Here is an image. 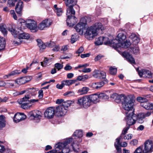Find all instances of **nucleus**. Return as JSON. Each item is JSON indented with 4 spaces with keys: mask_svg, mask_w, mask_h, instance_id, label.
<instances>
[{
    "mask_svg": "<svg viewBox=\"0 0 153 153\" xmlns=\"http://www.w3.org/2000/svg\"><path fill=\"white\" fill-rule=\"evenodd\" d=\"M89 98L91 104L92 102L96 103L100 101V98L99 94H94L91 95L89 96Z\"/></svg>",
    "mask_w": 153,
    "mask_h": 153,
    "instance_id": "412c9836",
    "label": "nucleus"
},
{
    "mask_svg": "<svg viewBox=\"0 0 153 153\" xmlns=\"http://www.w3.org/2000/svg\"><path fill=\"white\" fill-rule=\"evenodd\" d=\"M23 7V3L22 1H19L16 4L15 9L16 12L18 14H21Z\"/></svg>",
    "mask_w": 153,
    "mask_h": 153,
    "instance_id": "393cba45",
    "label": "nucleus"
},
{
    "mask_svg": "<svg viewBox=\"0 0 153 153\" xmlns=\"http://www.w3.org/2000/svg\"><path fill=\"white\" fill-rule=\"evenodd\" d=\"M46 47L52 48L55 46V44L52 41L47 42L46 43Z\"/></svg>",
    "mask_w": 153,
    "mask_h": 153,
    "instance_id": "3c124183",
    "label": "nucleus"
},
{
    "mask_svg": "<svg viewBox=\"0 0 153 153\" xmlns=\"http://www.w3.org/2000/svg\"><path fill=\"white\" fill-rule=\"evenodd\" d=\"M3 142L0 141V153H2L5 151V148L4 146L2 145Z\"/></svg>",
    "mask_w": 153,
    "mask_h": 153,
    "instance_id": "052dcab7",
    "label": "nucleus"
},
{
    "mask_svg": "<svg viewBox=\"0 0 153 153\" xmlns=\"http://www.w3.org/2000/svg\"><path fill=\"white\" fill-rule=\"evenodd\" d=\"M55 11L56 13L58 16H61L62 13V9L61 8H59L56 10H55Z\"/></svg>",
    "mask_w": 153,
    "mask_h": 153,
    "instance_id": "5fc2aeb1",
    "label": "nucleus"
},
{
    "mask_svg": "<svg viewBox=\"0 0 153 153\" xmlns=\"http://www.w3.org/2000/svg\"><path fill=\"white\" fill-rule=\"evenodd\" d=\"M132 135L131 134H129L126 135L124 137V138L125 140H129L131 138Z\"/></svg>",
    "mask_w": 153,
    "mask_h": 153,
    "instance_id": "774afa93",
    "label": "nucleus"
},
{
    "mask_svg": "<svg viewBox=\"0 0 153 153\" xmlns=\"http://www.w3.org/2000/svg\"><path fill=\"white\" fill-rule=\"evenodd\" d=\"M82 141V140L81 139H79V142L77 141H74L73 144L71 146L72 147L74 151L75 152H78V150L79 149V143L81 142Z\"/></svg>",
    "mask_w": 153,
    "mask_h": 153,
    "instance_id": "b1692460",
    "label": "nucleus"
},
{
    "mask_svg": "<svg viewBox=\"0 0 153 153\" xmlns=\"http://www.w3.org/2000/svg\"><path fill=\"white\" fill-rule=\"evenodd\" d=\"M76 80H74V79L71 80H63V82L64 84V86L66 85H70L73 84L74 83L76 82Z\"/></svg>",
    "mask_w": 153,
    "mask_h": 153,
    "instance_id": "c03bdc74",
    "label": "nucleus"
},
{
    "mask_svg": "<svg viewBox=\"0 0 153 153\" xmlns=\"http://www.w3.org/2000/svg\"><path fill=\"white\" fill-rule=\"evenodd\" d=\"M120 137H119L117 138L116 139V142L114 143V146L117 151L118 152H121V149L120 147Z\"/></svg>",
    "mask_w": 153,
    "mask_h": 153,
    "instance_id": "cd10ccee",
    "label": "nucleus"
},
{
    "mask_svg": "<svg viewBox=\"0 0 153 153\" xmlns=\"http://www.w3.org/2000/svg\"><path fill=\"white\" fill-rule=\"evenodd\" d=\"M51 62V59L45 58L44 60V63L43 62H41V65L42 66H45L48 63Z\"/></svg>",
    "mask_w": 153,
    "mask_h": 153,
    "instance_id": "a18cd8bd",
    "label": "nucleus"
},
{
    "mask_svg": "<svg viewBox=\"0 0 153 153\" xmlns=\"http://www.w3.org/2000/svg\"><path fill=\"white\" fill-rule=\"evenodd\" d=\"M7 85L10 88L11 87H13L14 85V81H10L6 83Z\"/></svg>",
    "mask_w": 153,
    "mask_h": 153,
    "instance_id": "4d7b16f0",
    "label": "nucleus"
},
{
    "mask_svg": "<svg viewBox=\"0 0 153 153\" xmlns=\"http://www.w3.org/2000/svg\"><path fill=\"white\" fill-rule=\"evenodd\" d=\"M130 51L135 55H137L140 53L139 48L138 47L135 48L131 47Z\"/></svg>",
    "mask_w": 153,
    "mask_h": 153,
    "instance_id": "37998d69",
    "label": "nucleus"
},
{
    "mask_svg": "<svg viewBox=\"0 0 153 153\" xmlns=\"http://www.w3.org/2000/svg\"><path fill=\"white\" fill-rule=\"evenodd\" d=\"M99 95L100 100V99H103L104 100L108 99L109 98L104 93H102L100 94H99Z\"/></svg>",
    "mask_w": 153,
    "mask_h": 153,
    "instance_id": "8fccbe9b",
    "label": "nucleus"
},
{
    "mask_svg": "<svg viewBox=\"0 0 153 153\" xmlns=\"http://www.w3.org/2000/svg\"><path fill=\"white\" fill-rule=\"evenodd\" d=\"M105 84L103 82L93 83L92 84L91 86L92 88L96 89H99L102 87Z\"/></svg>",
    "mask_w": 153,
    "mask_h": 153,
    "instance_id": "bb28decb",
    "label": "nucleus"
},
{
    "mask_svg": "<svg viewBox=\"0 0 153 153\" xmlns=\"http://www.w3.org/2000/svg\"><path fill=\"white\" fill-rule=\"evenodd\" d=\"M7 3L9 6H13L15 5V3L13 0H8Z\"/></svg>",
    "mask_w": 153,
    "mask_h": 153,
    "instance_id": "69168bd1",
    "label": "nucleus"
},
{
    "mask_svg": "<svg viewBox=\"0 0 153 153\" xmlns=\"http://www.w3.org/2000/svg\"><path fill=\"white\" fill-rule=\"evenodd\" d=\"M85 108H87L89 107L91 105V104L88 96H85Z\"/></svg>",
    "mask_w": 153,
    "mask_h": 153,
    "instance_id": "4c0bfd02",
    "label": "nucleus"
},
{
    "mask_svg": "<svg viewBox=\"0 0 153 153\" xmlns=\"http://www.w3.org/2000/svg\"><path fill=\"white\" fill-rule=\"evenodd\" d=\"M86 27L79 22L78 23L75 27V29L76 31L79 33L81 35H82L83 33V31L85 29Z\"/></svg>",
    "mask_w": 153,
    "mask_h": 153,
    "instance_id": "4be33fe9",
    "label": "nucleus"
},
{
    "mask_svg": "<svg viewBox=\"0 0 153 153\" xmlns=\"http://www.w3.org/2000/svg\"><path fill=\"white\" fill-rule=\"evenodd\" d=\"M122 105L123 108L127 112H126V113H129L132 111L134 112V100L129 97H126L124 100L122 101Z\"/></svg>",
    "mask_w": 153,
    "mask_h": 153,
    "instance_id": "39448f33",
    "label": "nucleus"
},
{
    "mask_svg": "<svg viewBox=\"0 0 153 153\" xmlns=\"http://www.w3.org/2000/svg\"><path fill=\"white\" fill-rule=\"evenodd\" d=\"M137 101L140 102L141 106L147 110L153 109V104L148 102V100L145 97H138L137 98Z\"/></svg>",
    "mask_w": 153,
    "mask_h": 153,
    "instance_id": "423d86ee",
    "label": "nucleus"
},
{
    "mask_svg": "<svg viewBox=\"0 0 153 153\" xmlns=\"http://www.w3.org/2000/svg\"><path fill=\"white\" fill-rule=\"evenodd\" d=\"M37 42L38 45L39 47L40 50L45 49L46 48V43H44L41 40L38 39Z\"/></svg>",
    "mask_w": 153,
    "mask_h": 153,
    "instance_id": "c9c22d12",
    "label": "nucleus"
},
{
    "mask_svg": "<svg viewBox=\"0 0 153 153\" xmlns=\"http://www.w3.org/2000/svg\"><path fill=\"white\" fill-rule=\"evenodd\" d=\"M5 117L2 115L0 116V129L5 127L6 126V121L5 120Z\"/></svg>",
    "mask_w": 153,
    "mask_h": 153,
    "instance_id": "2f4dec72",
    "label": "nucleus"
},
{
    "mask_svg": "<svg viewBox=\"0 0 153 153\" xmlns=\"http://www.w3.org/2000/svg\"><path fill=\"white\" fill-rule=\"evenodd\" d=\"M107 39V38L104 37L103 36H100L96 39L95 44L98 45H101L102 44L103 41L104 42L105 44H111V42L110 41H108L106 42L105 41Z\"/></svg>",
    "mask_w": 153,
    "mask_h": 153,
    "instance_id": "f3484780",
    "label": "nucleus"
},
{
    "mask_svg": "<svg viewBox=\"0 0 153 153\" xmlns=\"http://www.w3.org/2000/svg\"><path fill=\"white\" fill-rule=\"evenodd\" d=\"M145 117V116L143 114H140V115L138 116V119L137 120H138V122L140 123H142L143 121V119Z\"/></svg>",
    "mask_w": 153,
    "mask_h": 153,
    "instance_id": "49530a36",
    "label": "nucleus"
},
{
    "mask_svg": "<svg viewBox=\"0 0 153 153\" xmlns=\"http://www.w3.org/2000/svg\"><path fill=\"white\" fill-rule=\"evenodd\" d=\"M134 153H143L141 147L140 146L138 147L135 150Z\"/></svg>",
    "mask_w": 153,
    "mask_h": 153,
    "instance_id": "e2e57ef3",
    "label": "nucleus"
},
{
    "mask_svg": "<svg viewBox=\"0 0 153 153\" xmlns=\"http://www.w3.org/2000/svg\"><path fill=\"white\" fill-rule=\"evenodd\" d=\"M51 24V22L46 19L42 21L38 25V28L40 30H43L44 29L48 27Z\"/></svg>",
    "mask_w": 153,
    "mask_h": 153,
    "instance_id": "dca6fc26",
    "label": "nucleus"
},
{
    "mask_svg": "<svg viewBox=\"0 0 153 153\" xmlns=\"http://www.w3.org/2000/svg\"><path fill=\"white\" fill-rule=\"evenodd\" d=\"M38 97L39 99H42L43 95V91L42 89L40 90L39 91Z\"/></svg>",
    "mask_w": 153,
    "mask_h": 153,
    "instance_id": "338daca9",
    "label": "nucleus"
},
{
    "mask_svg": "<svg viewBox=\"0 0 153 153\" xmlns=\"http://www.w3.org/2000/svg\"><path fill=\"white\" fill-rule=\"evenodd\" d=\"M68 47L67 45H65L63 46L61 48V50L62 51H63V53H65V52H67L68 51Z\"/></svg>",
    "mask_w": 153,
    "mask_h": 153,
    "instance_id": "bf43d9fd",
    "label": "nucleus"
},
{
    "mask_svg": "<svg viewBox=\"0 0 153 153\" xmlns=\"http://www.w3.org/2000/svg\"><path fill=\"white\" fill-rule=\"evenodd\" d=\"M64 86V84L63 82L62 81V82L61 84H57L56 85V88L59 89H62Z\"/></svg>",
    "mask_w": 153,
    "mask_h": 153,
    "instance_id": "0e129e2a",
    "label": "nucleus"
},
{
    "mask_svg": "<svg viewBox=\"0 0 153 153\" xmlns=\"http://www.w3.org/2000/svg\"><path fill=\"white\" fill-rule=\"evenodd\" d=\"M93 76L96 78L103 79L105 78L106 74L104 71L95 70L93 72Z\"/></svg>",
    "mask_w": 153,
    "mask_h": 153,
    "instance_id": "4468645a",
    "label": "nucleus"
},
{
    "mask_svg": "<svg viewBox=\"0 0 153 153\" xmlns=\"http://www.w3.org/2000/svg\"><path fill=\"white\" fill-rule=\"evenodd\" d=\"M65 4L67 6H72L73 7L76 3V0H64Z\"/></svg>",
    "mask_w": 153,
    "mask_h": 153,
    "instance_id": "e433bc0d",
    "label": "nucleus"
},
{
    "mask_svg": "<svg viewBox=\"0 0 153 153\" xmlns=\"http://www.w3.org/2000/svg\"><path fill=\"white\" fill-rule=\"evenodd\" d=\"M104 29L101 23H96L86 29L85 34V37L89 40H92L97 35L100 31Z\"/></svg>",
    "mask_w": 153,
    "mask_h": 153,
    "instance_id": "f257e3e1",
    "label": "nucleus"
},
{
    "mask_svg": "<svg viewBox=\"0 0 153 153\" xmlns=\"http://www.w3.org/2000/svg\"><path fill=\"white\" fill-rule=\"evenodd\" d=\"M74 93L73 91H68L64 93L63 95L67 97H71L74 96Z\"/></svg>",
    "mask_w": 153,
    "mask_h": 153,
    "instance_id": "de8ad7c7",
    "label": "nucleus"
},
{
    "mask_svg": "<svg viewBox=\"0 0 153 153\" xmlns=\"http://www.w3.org/2000/svg\"><path fill=\"white\" fill-rule=\"evenodd\" d=\"M75 13L72 6L68 7L67 10L66 22L68 25L70 27L73 26L78 22L77 18L74 16Z\"/></svg>",
    "mask_w": 153,
    "mask_h": 153,
    "instance_id": "7ed1b4c3",
    "label": "nucleus"
},
{
    "mask_svg": "<svg viewBox=\"0 0 153 153\" xmlns=\"http://www.w3.org/2000/svg\"><path fill=\"white\" fill-rule=\"evenodd\" d=\"M30 21V23H27L24 20L20 19L18 24V25L20 26L21 29H25L27 27L32 32H35L37 31V24L36 22L33 20H28Z\"/></svg>",
    "mask_w": 153,
    "mask_h": 153,
    "instance_id": "20e7f679",
    "label": "nucleus"
},
{
    "mask_svg": "<svg viewBox=\"0 0 153 153\" xmlns=\"http://www.w3.org/2000/svg\"><path fill=\"white\" fill-rule=\"evenodd\" d=\"M5 39L1 37H0V51L5 48Z\"/></svg>",
    "mask_w": 153,
    "mask_h": 153,
    "instance_id": "58836bf2",
    "label": "nucleus"
},
{
    "mask_svg": "<svg viewBox=\"0 0 153 153\" xmlns=\"http://www.w3.org/2000/svg\"><path fill=\"white\" fill-rule=\"evenodd\" d=\"M138 74L140 77L143 75V77H150L152 76V74L150 71L144 69H143L138 71Z\"/></svg>",
    "mask_w": 153,
    "mask_h": 153,
    "instance_id": "a211bd4d",
    "label": "nucleus"
},
{
    "mask_svg": "<svg viewBox=\"0 0 153 153\" xmlns=\"http://www.w3.org/2000/svg\"><path fill=\"white\" fill-rule=\"evenodd\" d=\"M122 55L130 63L132 64H135L134 58L129 53L124 52L123 53Z\"/></svg>",
    "mask_w": 153,
    "mask_h": 153,
    "instance_id": "aec40b11",
    "label": "nucleus"
},
{
    "mask_svg": "<svg viewBox=\"0 0 153 153\" xmlns=\"http://www.w3.org/2000/svg\"><path fill=\"white\" fill-rule=\"evenodd\" d=\"M131 43L129 41L126 40L123 43L118 42V43L113 44V46L115 49H117L119 48H127L131 45Z\"/></svg>",
    "mask_w": 153,
    "mask_h": 153,
    "instance_id": "9b49d317",
    "label": "nucleus"
},
{
    "mask_svg": "<svg viewBox=\"0 0 153 153\" xmlns=\"http://www.w3.org/2000/svg\"><path fill=\"white\" fill-rule=\"evenodd\" d=\"M27 93H29L28 95L31 97V96H35L36 94V91H38L39 89L37 88H28Z\"/></svg>",
    "mask_w": 153,
    "mask_h": 153,
    "instance_id": "7c9ffc66",
    "label": "nucleus"
},
{
    "mask_svg": "<svg viewBox=\"0 0 153 153\" xmlns=\"http://www.w3.org/2000/svg\"><path fill=\"white\" fill-rule=\"evenodd\" d=\"M30 80V76H27L22 77L19 79V82L21 84L26 83Z\"/></svg>",
    "mask_w": 153,
    "mask_h": 153,
    "instance_id": "a19ab883",
    "label": "nucleus"
},
{
    "mask_svg": "<svg viewBox=\"0 0 153 153\" xmlns=\"http://www.w3.org/2000/svg\"><path fill=\"white\" fill-rule=\"evenodd\" d=\"M89 90V89L88 88L84 87L79 90L78 93L80 95H83L87 94Z\"/></svg>",
    "mask_w": 153,
    "mask_h": 153,
    "instance_id": "f704fd0d",
    "label": "nucleus"
},
{
    "mask_svg": "<svg viewBox=\"0 0 153 153\" xmlns=\"http://www.w3.org/2000/svg\"><path fill=\"white\" fill-rule=\"evenodd\" d=\"M130 126L128 125L127 127L124 128L121 135V136H122L123 134L124 135L127 133V131L130 128Z\"/></svg>",
    "mask_w": 153,
    "mask_h": 153,
    "instance_id": "13d9d810",
    "label": "nucleus"
},
{
    "mask_svg": "<svg viewBox=\"0 0 153 153\" xmlns=\"http://www.w3.org/2000/svg\"><path fill=\"white\" fill-rule=\"evenodd\" d=\"M55 67L58 69V70H59L62 68L63 65L59 63H56L55 64Z\"/></svg>",
    "mask_w": 153,
    "mask_h": 153,
    "instance_id": "6e6d98bb",
    "label": "nucleus"
},
{
    "mask_svg": "<svg viewBox=\"0 0 153 153\" xmlns=\"http://www.w3.org/2000/svg\"><path fill=\"white\" fill-rule=\"evenodd\" d=\"M18 31L15 29L13 28L9 29V30L10 31L12 35L14 37L17 38L18 35L20 33V30H19V29L18 28Z\"/></svg>",
    "mask_w": 153,
    "mask_h": 153,
    "instance_id": "473e14b6",
    "label": "nucleus"
},
{
    "mask_svg": "<svg viewBox=\"0 0 153 153\" xmlns=\"http://www.w3.org/2000/svg\"><path fill=\"white\" fill-rule=\"evenodd\" d=\"M109 70L110 74L113 75L115 74L117 72V69L113 67H111Z\"/></svg>",
    "mask_w": 153,
    "mask_h": 153,
    "instance_id": "603ef678",
    "label": "nucleus"
},
{
    "mask_svg": "<svg viewBox=\"0 0 153 153\" xmlns=\"http://www.w3.org/2000/svg\"><path fill=\"white\" fill-rule=\"evenodd\" d=\"M153 151V143L151 140H147L144 144L143 153H150Z\"/></svg>",
    "mask_w": 153,
    "mask_h": 153,
    "instance_id": "9d476101",
    "label": "nucleus"
},
{
    "mask_svg": "<svg viewBox=\"0 0 153 153\" xmlns=\"http://www.w3.org/2000/svg\"><path fill=\"white\" fill-rule=\"evenodd\" d=\"M129 38L132 40L134 45L137 44L140 42L138 36L134 33H132L129 36Z\"/></svg>",
    "mask_w": 153,
    "mask_h": 153,
    "instance_id": "5701e85b",
    "label": "nucleus"
},
{
    "mask_svg": "<svg viewBox=\"0 0 153 153\" xmlns=\"http://www.w3.org/2000/svg\"><path fill=\"white\" fill-rule=\"evenodd\" d=\"M28 116L30 120H34L36 122H38L42 117L41 113L39 111H34L30 112L28 114Z\"/></svg>",
    "mask_w": 153,
    "mask_h": 153,
    "instance_id": "1a4fd4ad",
    "label": "nucleus"
},
{
    "mask_svg": "<svg viewBox=\"0 0 153 153\" xmlns=\"http://www.w3.org/2000/svg\"><path fill=\"white\" fill-rule=\"evenodd\" d=\"M31 98V97L29 95H25L23 98L18 100V103L20 104L21 107L22 108L26 109L30 108L31 105L30 104L29 102H27V99H30Z\"/></svg>",
    "mask_w": 153,
    "mask_h": 153,
    "instance_id": "6e6552de",
    "label": "nucleus"
},
{
    "mask_svg": "<svg viewBox=\"0 0 153 153\" xmlns=\"http://www.w3.org/2000/svg\"><path fill=\"white\" fill-rule=\"evenodd\" d=\"M21 73V71L19 70H16L12 71L9 74L10 76H13L16 74H19Z\"/></svg>",
    "mask_w": 153,
    "mask_h": 153,
    "instance_id": "864d4df0",
    "label": "nucleus"
},
{
    "mask_svg": "<svg viewBox=\"0 0 153 153\" xmlns=\"http://www.w3.org/2000/svg\"><path fill=\"white\" fill-rule=\"evenodd\" d=\"M56 112V110L53 107H49L45 111V117L47 118L50 119L53 118Z\"/></svg>",
    "mask_w": 153,
    "mask_h": 153,
    "instance_id": "f8f14e48",
    "label": "nucleus"
},
{
    "mask_svg": "<svg viewBox=\"0 0 153 153\" xmlns=\"http://www.w3.org/2000/svg\"><path fill=\"white\" fill-rule=\"evenodd\" d=\"M84 50V48L81 46L80 48L76 51V53L77 54H79L80 53H82ZM79 55V54L78 55V56Z\"/></svg>",
    "mask_w": 153,
    "mask_h": 153,
    "instance_id": "680f3d73",
    "label": "nucleus"
},
{
    "mask_svg": "<svg viewBox=\"0 0 153 153\" xmlns=\"http://www.w3.org/2000/svg\"><path fill=\"white\" fill-rule=\"evenodd\" d=\"M73 102H74L72 101L68 100L63 102L61 105L63 106L68 110V107L70 106L71 104H73Z\"/></svg>",
    "mask_w": 153,
    "mask_h": 153,
    "instance_id": "ea45409f",
    "label": "nucleus"
},
{
    "mask_svg": "<svg viewBox=\"0 0 153 153\" xmlns=\"http://www.w3.org/2000/svg\"><path fill=\"white\" fill-rule=\"evenodd\" d=\"M73 138H71L66 140L63 143H58L54 146L55 150H52L48 153H55L58 152L61 153H68L71 150L68 144L72 140Z\"/></svg>",
    "mask_w": 153,
    "mask_h": 153,
    "instance_id": "f03ea898",
    "label": "nucleus"
},
{
    "mask_svg": "<svg viewBox=\"0 0 153 153\" xmlns=\"http://www.w3.org/2000/svg\"><path fill=\"white\" fill-rule=\"evenodd\" d=\"M87 17H82V18L80 20V21L79 22L81 24L83 25H84L86 27L87 25Z\"/></svg>",
    "mask_w": 153,
    "mask_h": 153,
    "instance_id": "09e8293b",
    "label": "nucleus"
},
{
    "mask_svg": "<svg viewBox=\"0 0 153 153\" xmlns=\"http://www.w3.org/2000/svg\"><path fill=\"white\" fill-rule=\"evenodd\" d=\"M26 118V116L23 113H17L15 114L13 119L15 122L17 123L20 121L24 120Z\"/></svg>",
    "mask_w": 153,
    "mask_h": 153,
    "instance_id": "2eb2a0df",
    "label": "nucleus"
},
{
    "mask_svg": "<svg viewBox=\"0 0 153 153\" xmlns=\"http://www.w3.org/2000/svg\"><path fill=\"white\" fill-rule=\"evenodd\" d=\"M126 38V36L123 32L119 33L116 38V40H118L119 42H122Z\"/></svg>",
    "mask_w": 153,
    "mask_h": 153,
    "instance_id": "a878e982",
    "label": "nucleus"
},
{
    "mask_svg": "<svg viewBox=\"0 0 153 153\" xmlns=\"http://www.w3.org/2000/svg\"><path fill=\"white\" fill-rule=\"evenodd\" d=\"M6 27L5 25L1 24L0 25V30L4 36H6L7 34V31Z\"/></svg>",
    "mask_w": 153,
    "mask_h": 153,
    "instance_id": "79ce46f5",
    "label": "nucleus"
},
{
    "mask_svg": "<svg viewBox=\"0 0 153 153\" xmlns=\"http://www.w3.org/2000/svg\"><path fill=\"white\" fill-rule=\"evenodd\" d=\"M126 120L127 125L130 126L134 124L137 120V116L132 111L129 113H126Z\"/></svg>",
    "mask_w": 153,
    "mask_h": 153,
    "instance_id": "0eeeda50",
    "label": "nucleus"
},
{
    "mask_svg": "<svg viewBox=\"0 0 153 153\" xmlns=\"http://www.w3.org/2000/svg\"><path fill=\"white\" fill-rule=\"evenodd\" d=\"M67 110L61 105L56 107V113L58 116H62L65 115L67 112Z\"/></svg>",
    "mask_w": 153,
    "mask_h": 153,
    "instance_id": "ddd939ff",
    "label": "nucleus"
},
{
    "mask_svg": "<svg viewBox=\"0 0 153 153\" xmlns=\"http://www.w3.org/2000/svg\"><path fill=\"white\" fill-rule=\"evenodd\" d=\"M85 96L79 98L77 101V104L81 108H85Z\"/></svg>",
    "mask_w": 153,
    "mask_h": 153,
    "instance_id": "c85d7f7f",
    "label": "nucleus"
},
{
    "mask_svg": "<svg viewBox=\"0 0 153 153\" xmlns=\"http://www.w3.org/2000/svg\"><path fill=\"white\" fill-rule=\"evenodd\" d=\"M19 30L20 32L18 35L17 38L19 39H28L30 37V35L25 32H22V30L24 29H21L20 28V26H19Z\"/></svg>",
    "mask_w": 153,
    "mask_h": 153,
    "instance_id": "6ab92c4d",
    "label": "nucleus"
},
{
    "mask_svg": "<svg viewBox=\"0 0 153 153\" xmlns=\"http://www.w3.org/2000/svg\"><path fill=\"white\" fill-rule=\"evenodd\" d=\"M126 97L124 95L121 94L119 95L117 94L115 100V101L117 103H120L121 102H122V101L124 100V99Z\"/></svg>",
    "mask_w": 153,
    "mask_h": 153,
    "instance_id": "c756f323",
    "label": "nucleus"
},
{
    "mask_svg": "<svg viewBox=\"0 0 153 153\" xmlns=\"http://www.w3.org/2000/svg\"><path fill=\"white\" fill-rule=\"evenodd\" d=\"M83 136L82 131L81 130L76 131L74 133L73 136L74 139L80 138Z\"/></svg>",
    "mask_w": 153,
    "mask_h": 153,
    "instance_id": "72a5a7b5",
    "label": "nucleus"
}]
</instances>
